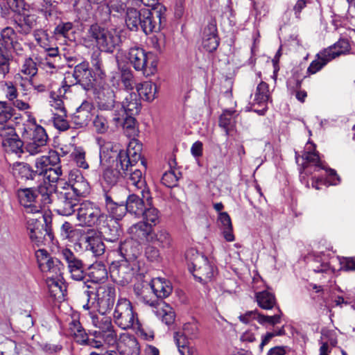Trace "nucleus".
Listing matches in <instances>:
<instances>
[{"label": "nucleus", "instance_id": "1", "mask_svg": "<svg viewBox=\"0 0 355 355\" xmlns=\"http://www.w3.org/2000/svg\"><path fill=\"white\" fill-rule=\"evenodd\" d=\"M113 318L115 324L122 329H135L146 340H152L154 333L145 332L141 323L137 318V314L134 311L132 303L126 298H119L116 302Z\"/></svg>", "mask_w": 355, "mask_h": 355}, {"label": "nucleus", "instance_id": "2", "mask_svg": "<svg viewBox=\"0 0 355 355\" xmlns=\"http://www.w3.org/2000/svg\"><path fill=\"white\" fill-rule=\"evenodd\" d=\"M185 257L189 270L195 279L202 284H207L214 279L217 274V268L207 257L193 248L187 250Z\"/></svg>", "mask_w": 355, "mask_h": 355}, {"label": "nucleus", "instance_id": "3", "mask_svg": "<svg viewBox=\"0 0 355 355\" xmlns=\"http://www.w3.org/2000/svg\"><path fill=\"white\" fill-rule=\"evenodd\" d=\"M126 58L136 71H142L146 77L155 74L157 71L156 56L150 52H146L141 47L130 48Z\"/></svg>", "mask_w": 355, "mask_h": 355}, {"label": "nucleus", "instance_id": "4", "mask_svg": "<svg viewBox=\"0 0 355 355\" xmlns=\"http://www.w3.org/2000/svg\"><path fill=\"white\" fill-rule=\"evenodd\" d=\"M84 294L89 300H96L98 311L107 313L112 309L114 304L116 292L111 286H100L98 289L91 284L84 282Z\"/></svg>", "mask_w": 355, "mask_h": 355}, {"label": "nucleus", "instance_id": "5", "mask_svg": "<svg viewBox=\"0 0 355 355\" xmlns=\"http://www.w3.org/2000/svg\"><path fill=\"white\" fill-rule=\"evenodd\" d=\"M88 36L96 43L101 51L113 53L121 42V37L116 31L92 24L88 30Z\"/></svg>", "mask_w": 355, "mask_h": 355}, {"label": "nucleus", "instance_id": "6", "mask_svg": "<svg viewBox=\"0 0 355 355\" xmlns=\"http://www.w3.org/2000/svg\"><path fill=\"white\" fill-rule=\"evenodd\" d=\"M141 28L146 35L159 31L166 22V8L161 3L141 9Z\"/></svg>", "mask_w": 355, "mask_h": 355}, {"label": "nucleus", "instance_id": "7", "mask_svg": "<svg viewBox=\"0 0 355 355\" xmlns=\"http://www.w3.org/2000/svg\"><path fill=\"white\" fill-rule=\"evenodd\" d=\"M29 122L31 125L24 135L26 139L25 149L30 155H34L42 151L47 143L48 136L45 129L37 125L35 119H31Z\"/></svg>", "mask_w": 355, "mask_h": 355}, {"label": "nucleus", "instance_id": "8", "mask_svg": "<svg viewBox=\"0 0 355 355\" xmlns=\"http://www.w3.org/2000/svg\"><path fill=\"white\" fill-rule=\"evenodd\" d=\"M0 137L6 151L15 153L24 152V144L17 135L11 119L0 121Z\"/></svg>", "mask_w": 355, "mask_h": 355}, {"label": "nucleus", "instance_id": "9", "mask_svg": "<svg viewBox=\"0 0 355 355\" xmlns=\"http://www.w3.org/2000/svg\"><path fill=\"white\" fill-rule=\"evenodd\" d=\"M119 171L121 176L129 186L141 190V196L144 198H146L148 202L151 200L150 191L146 187V180L141 170L137 168L135 165H124L120 166Z\"/></svg>", "mask_w": 355, "mask_h": 355}, {"label": "nucleus", "instance_id": "10", "mask_svg": "<svg viewBox=\"0 0 355 355\" xmlns=\"http://www.w3.org/2000/svg\"><path fill=\"white\" fill-rule=\"evenodd\" d=\"M105 216L98 205L89 200L80 203L77 209L76 218L81 226L93 227Z\"/></svg>", "mask_w": 355, "mask_h": 355}, {"label": "nucleus", "instance_id": "11", "mask_svg": "<svg viewBox=\"0 0 355 355\" xmlns=\"http://www.w3.org/2000/svg\"><path fill=\"white\" fill-rule=\"evenodd\" d=\"M57 199L55 202V211L61 216L72 215L80 205V198L73 192L63 188L62 191H56Z\"/></svg>", "mask_w": 355, "mask_h": 355}, {"label": "nucleus", "instance_id": "12", "mask_svg": "<svg viewBox=\"0 0 355 355\" xmlns=\"http://www.w3.org/2000/svg\"><path fill=\"white\" fill-rule=\"evenodd\" d=\"M303 159L306 161L305 163L303 164V170L301 171L302 175L300 176V181L302 182H304L306 187H309L308 182L306 181L305 177L302 175L303 173L304 175H308L311 173V164H312L315 169H323L325 170L327 175L329 178H331V181L333 184H336V182H340L339 177L338 176L335 170L331 168H327L324 166L321 161L320 160L319 155L316 153L311 152H306L303 156Z\"/></svg>", "mask_w": 355, "mask_h": 355}, {"label": "nucleus", "instance_id": "13", "mask_svg": "<svg viewBox=\"0 0 355 355\" xmlns=\"http://www.w3.org/2000/svg\"><path fill=\"white\" fill-rule=\"evenodd\" d=\"M141 101L135 92L128 93L121 103L119 110L114 111L113 121L118 123L125 115H137L140 112Z\"/></svg>", "mask_w": 355, "mask_h": 355}, {"label": "nucleus", "instance_id": "14", "mask_svg": "<svg viewBox=\"0 0 355 355\" xmlns=\"http://www.w3.org/2000/svg\"><path fill=\"white\" fill-rule=\"evenodd\" d=\"M35 257L39 268L42 272H45L49 276L59 277L60 275L63 264L58 259L51 257L44 249L37 250Z\"/></svg>", "mask_w": 355, "mask_h": 355}, {"label": "nucleus", "instance_id": "15", "mask_svg": "<svg viewBox=\"0 0 355 355\" xmlns=\"http://www.w3.org/2000/svg\"><path fill=\"white\" fill-rule=\"evenodd\" d=\"M44 224L41 220L30 218L27 220V230L31 241L37 245L43 243L44 241L52 240L53 235L46 220L42 218Z\"/></svg>", "mask_w": 355, "mask_h": 355}, {"label": "nucleus", "instance_id": "16", "mask_svg": "<svg viewBox=\"0 0 355 355\" xmlns=\"http://www.w3.org/2000/svg\"><path fill=\"white\" fill-rule=\"evenodd\" d=\"M62 259L66 261L69 272L70 273L71 279L75 281H83L85 282V278L86 272L84 269V264L80 259H78L74 253L68 248H64L61 251ZM88 284L89 282H86ZM86 289V288H84Z\"/></svg>", "mask_w": 355, "mask_h": 355}, {"label": "nucleus", "instance_id": "17", "mask_svg": "<svg viewBox=\"0 0 355 355\" xmlns=\"http://www.w3.org/2000/svg\"><path fill=\"white\" fill-rule=\"evenodd\" d=\"M117 342V334L112 325L103 330H95L89 333L88 346L94 348L114 346Z\"/></svg>", "mask_w": 355, "mask_h": 355}, {"label": "nucleus", "instance_id": "18", "mask_svg": "<svg viewBox=\"0 0 355 355\" xmlns=\"http://www.w3.org/2000/svg\"><path fill=\"white\" fill-rule=\"evenodd\" d=\"M142 144L137 140L130 141L126 150H120L117 154V162L120 166L135 165L141 158Z\"/></svg>", "mask_w": 355, "mask_h": 355}, {"label": "nucleus", "instance_id": "19", "mask_svg": "<svg viewBox=\"0 0 355 355\" xmlns=\"http://www.w3.org/2000/svg\"><path fill=\"white\" fill-rule=\"evenodd\" d=\"M220 38L218 35L216 21L211 19L205 26L202 35V46L209 53L214 52L218 47Z\"/></svg>", "mask_w": 355, "mask_h": 355}, {"label": "nucleus", "instance_id": "20", "mask_svg": "<svg viewBox=\"0 0 355 355\" xmlns=\"http://www.w3.org/2000/svg\"><path fill=\"white\" fill-rule=\"evenodd\" d=\"M17 196L19 203L26 208V212L32 214L40 212L41 205L36 201V189H19L17 191Z\"/></svg>", "mask_w": 355, "mask_h": 355}, {"label": "nucleus", "instance_id": "21", "mask_svg": "<svg viewBox=\"0 0 355 355\" xmlns=\"http://www.w3.org/2000/svg\"><path fill=\"white\" fill-rule=\"evenodd\" d=\"M65 189L73 192L79 198L89 193V186L83 175L78 171H76L70 173L69 183Z\"/></svg>", "mask_w": 355, "mask_h": 355}, {"label": "nucleus", "instance_id": "22", "mask_svg": "<svg viewBox=\"0 0 355 355\" xmlns=\"http://www.w3.org/2000/svg\"><path fill=\"white\" fill-rule=\"evenodd\" d=\"M96 101L101 110H112L115 107L116 96L114 92L108 85L102 86L96 90Z\"/></svg>", "mask_w": 355, "mask_h": 355}, {"label": "nucleus", "instance_id": "23", "mask_svg": "<svg viewBox=\"0 0 355 355\" xmlns=\"http://www.w3.org/2000/svg\"><path fill=\"white\" fill-rule=\"evenodd\" d=\"M73 72L79 85L85 90H90L93 88L94 78L87 62H82L77 64L74 67Z\"/></svg>", "mask_w": 355, "mask_h": 355}, {"label": "nucleus", "instance_id": "24", "mask_svg": "<svg viewBox=\"0 0 355 355\" xmlns=\"http://www.w3.org/2000/svg\"><path fill=\"white\" fill-rule=\"evenodd\" d=\"M93 105L91 103L84 101L71 116V122L75 128H80L88 125L92 119Z\"/></svg>", "mask_w": 355, "mask_h": 355}, {"label": "nucleus", "instance_id": "25", "mask_svg": "<svg viewBox=\"0 0 355 355\" xmlns=\"http://www.w3.org/2000/svg\"><path fill=\"white\" fill-rule=\"evenodd\" d=\"M60 162L59 154L55 150H50L47 156H42L35 160L34 170L36 177L43 176L50 167L57 166Z\"/></svg>", "mask_w": 355, "mask_h": 355}, {"label": "nucleus", "instance_id": "26", "mask_svg": "<svg viewBox=\"0 0 355 355\" xmlns=\"http://www.w3.org/2000/svg\"><path fill=\"white\" fill-rule=\"evenodd\" d=\"M103 198L105 208L112 218V219L115 221L122 219L128 212L125 203L114 201L110 192H105Z\"/></svg>", "mask_w": 355, "mask_h": 355}, {"label": "nucleus", "instance_id": "27", "mask_svg": "<svg viewBox=\"0 0 355 355\" xmlns=\"http://www.w3.org/2000/svg\"><path fill=\"white\" fill-rule=\"evenodd\" d=\"M80 245L85 251L92 252L95 257L103 254L105 250V244L101 239L97 236H83Z\"/></svg>", "mask_w": 355, "mask_h": 355}, {"label": "nucleus", "instance_id": "28", "mask_svg": "<svg viewBox=\"0 0 355 355\" xmlns=\"http://www.w3.org/2000/svg\"><path fill=\"white\" fill-rule=\"evenodd\" d=\"M118 251L123 259L121 261L133 265H135V261L139 254L138 245L132 241H126L122 243L119 242Z\"/></svg>", "mask_w": 355, "mask_h": 355}, {"label": "nucleus", "instance_id": "29", "mask_svg": "<svg viewBox=\"0 0 355 355\" xmlns=\"http://www.w3.org/2000/svg\"><path fill=\"white\" fill-rule=\"evenodd\" d=\"M133 266V264L121 261L119 266L112 270V277L121 284H128L135 273Z\"/></svg>", "mask_w": 355, "mask_h": 355}, {"label": "nucleus", "instance_id": "30", "mask_svg": "<svg viewBox=\"0 0 355 355\" xmlns=\"http://www.w3.org/2000/svg\"><path fill=\"white\" fill-rule=\"evenodd\" d=\"M269 98L270 94L268 85L265 82H261L257 87L252 105H258L263 106V107L261 110H255L254 112H257L260 115H263L267 110L266 105L268 101Z\"/></svg>", "mask_w": 355, "mask_h": 355}, {"label": "nucleus", "instance_id": "31", "mask_svg": "<svg viewBox=\"0 0 355 355\" xmlns=\"http://www.w3.org/2000/svg\"><path fill=\"white\" fill-rule=\"evenodd\" d=\"M150 288L157 298L167 297L173 291L170 282L164 278L157 277L152 279L150 283Z\"/></svg>", "mask_w": 355, "mask_h": 355}, {"label": "nucleus", "instance_id": "32", "mask_svg": "<svg viewBox=\"0 0 355 355\" xmlns=\"http://www.w3.org/2000/svg\"><path fill=\"white\" fill-rule=\"evenodd\" d=\"M68 334L72 336L75 340L80 344L88 345L89 335H88L80 322L77 320H72L69 323Z\"/></svg>", "mask_w": 355, "mask_h": 355}, {"label": "nucleus", "instance_id": "33", "mask_svg": "<svg viewBox=\"0 0 355 355\" xmlns=\"http://www.w3.org/2000/svg\"><path fill=\"white\" fill-rule=\"evenodd\" d=\"M128 232L135 239L149 242V239L153 232L152 225L146 222L140 221L132 225L128 230Z\"/></svg>", "mask_w": 355, "mask_h": 355}, {"label": "nucleus", "instance_id": "34", "mask_svg": "<svg viewBox=\"0 0 355 355\" xmlns=\"http://www.w3.org/2000/svg\"><path fill=\"white\" fill-rule=\"evenodd\" d=\"M144 200H146V198H141L135 194L129 195L125 201L127 211L137 217L141 216L146 209Z\"/></svg>", "mask_w": 355, "mask_h": 355}, {"label": "nucleus", "instance_id": "35", "mask_svg": "<svg viewBox=\"0 0 355 355\" xmlns=\"http://www.w3.org/2000/svg\"><path fill=\"white\" fill-rule=\"evenodd\" d=\"M37 24V16L32 14L24 15L23 19L15 21V28L21 35H28Z\"/></svg>", "mask_w": 355, "mask_h": 355}, {"label": "nucleus", "instance_id": "36", "mask_svg": "<svg viewBox=\"0 0 355 355\" xmlns=\"http://www.w3.org/2000/svg\"><path fill=\"white\" fill-rule=\"evenodd\" d=\"M102 234L106 241L118 242L121 234L118 223L112 219L107 220V224L102 229Z\"/></svg>", "mask_w": 355, "mask_h": 355}, {"label": "nucleus", "instance_id": "37", "mask_svg": "<svg viewBox=\"0 0 355 355\" xmlns=\"http://www.w3.org/2000/svg\"><path fill=\"white\" fill-rule=\"evenodd\" d=\"M89 277L92 283L105 282L107 278V271L105 265L101 262H95L89 268Z\"/></svg>", "mask_w": 355, "mask_h": 355}, {"label": "nucleus", "instance_id": "38", "mask_svg": "<svg viewBox=\"0 0 355 355\" xmlns=\"http://www.w3.org/2000/svg\"><path fill=\"white\" fill-rule=\"evenodd\" d=\"M141 10L128 8L125 13V24L132 31H137L141 25Z\"/></svg>", "mask_w": 355, "mask_h": 355}, {"label": "nucleus", "instance_id": "39", "mask_svg": "<svg viewBox=\"0 0 355 355\" xmlns=\"http://www.w3.org/2000/svg\"><path fill=\"white\" fill-rule=\"evenodd\" d=\"M119 149L117 144L112 142H104L100 147V160L101 162H110L112 159L115 158L117 162V154Z\"/></svg>", "mask_w": 355, "mask_h": 355}, {"label": "nucleus", "instance_id": "40", "mask_svg": "<svg viewBox=\"0 0 355 355\" xmlns=\"http://www.w3.org/2000/svg\"><path fill=\"white\" fill-rule=\"evenodd\" d=\"M350 44L347 39L341 38L333 45L324 50L328 51L331 60L341 55L347 54L350 51Z\"/></svg>", "mask_w": 355, "mask_h": 355}, {"label": "nucleus", "instance_id": "41", "mask_svg": "<svg viewBox=\"0 0 355 355\" xmlns=\"http://www.w3.org/2000/svg\"><path fill=\"white\" fill-rule=\"evenodd\" d=\"M13 175L25 180H33L37 178L32 167L24 162L15 163L12 167Z\"/></svg>", "mask_w": 355, "mask_h": 355}, {"label": "nucleus", "instance_id": "42", "mask_svg": "<svg viewBox=\"0 0 355 355\" xmlns=\"http://www.w3.org/2000/svg\"><path fill=\"white\" fill-rule=\"evenodd\" d=\"M155 314L160 318L164 324L168 326L173 324L175 322V314L171 306L164 303H160L157 310H153Z\"/></svg>", "mask_w": 355, "mask_h": 355}, {"label": "nucleus", "instance_id": "43", "mask_svg": "<svg viewBox=\"0 0 355 355\" xmlns=\"http://www.w3.org/2000/svg\"><path fill=\"white\" fill-rule=\"evenodd\" d=\"M55 187L49 183L41 184L36 189L37 198L40 196V205L46 206L53 202V192Z\"/></svg>", "mask_w": 355, "mask_h": 355}, {"label": "nucleus", "instance_id": "44", "mask_svg": "<svg viewBox=\"0 0 355 355\" xmlns=\"http://www.w3.org/2000/svg\"><path fill=\"white\" fill-rule=\"evenodd\" d=\"M218 222L225 240L228 242L234 240V236L232 231V225L231 218L227 212H220Z\"/></svg>", "mask_w": 355, "mask_h": 355}, {"label": "nucleus", "instance_id": "45", "mask_svg": "<svg viewBox=\"0 0 355 355\" xmlns=\"http://www.w3.org/2000/svg\"><path fill=\"white\" fill-rule=\"evenodd\" d=\"M138 96L147 101H152L155 98L157 85L151 81H146L137 86Z\"/></svg>", "mask_w": 355, "mask_h": 355}, {"label": "nucleus", "instance_id": "46", "mask_svg": "<svg viewBox=\"0 0 355 355\" xmlns=\"http://www.w3.org/2000/svg\"><path fill=\"white\" fill-rule=\"evenodd\" d=\"M106 313L98 312H89V318L91 323L98 330H103L105 328L111 327L112 322L111 318L105 315Z\"/></svg>", "mask_w": 355, "mask_h": 355}, {"label": "nucleus", "instance_id": "47", "mask_svg": "<svg viewBox=\"0 0 355 355\" xmlns=\"http://www.w3.org/2000/svg\"><path fill=\"white\" fill-rule=\"evenodd\" d=\"M328 51H321L316 55L317 58L313 60L307 69V72L310 74H314L322 69L331 60Z\"/></svg>", "mask_w": 355, "mask_h": 355}, {"label": "nucleus", "instance_id": "48", "mask_svg": "<svg viewBox=\"0 0 355 355\" xmlns=\"http://www.w3.org/2000/svg\"><path fill=\"white\" fill-rule=\"evenodd\" d=\"M171 237L167 230H159L153 233L149 239V243L157 245L160 248H169L171 245Z\"/></svg>", "mask_w": 355, "mask_h": 355}, {"label": "nucleus", "instance_id": "49", "mask_svg": "<svg viewBox=\"0 0 355 355\" xmlns=\"http://www.w3.org/2000/svg\"><path fill=\"white\" fill-rule=\"evenodd\" d=\"M256 300L263 309H272L276 305L275 295L267 291L257 293Z\"/></svg>", "mask_w": 355, "mask_h": 355}, {"label": "nucleus", "instance_id": "50", "mask_svg": "<svg viewBox=\"0 0 355 355\" xmlns=\"http://www.w3.org/2000/svg\"><path fill=\"white\" fill-rule=\"evenodd\" d=\"M134 116L135 115H125V116L121 119V121L118 123H115L116 125L122 123L124 133L130 138L135 137L137 133L136 119Z\"/></svg>", "mask_w": 355, "mask_h": 355}, {"label": "nucleus", "instance_id": "51", "mask_svg": "<svg viewBox=\"0 0 355 355\" xmlns=\"http://www.w3.org/2000/svg\"><path fill=\"white\" fill-rule=\"evenodd\" d=\"M58 277L49 276L47 279V284L49 291L55 298L64 297V293L66 291L65 286L58 279Z\"/></svg>", "mask_w": 355, "mask_h": 355}, {"label": "nucleus", "instance_id": "52", "mask_svg": "<svg viewBox=\"0 0 355 355\" xmlns=\"http://www.w3.org/2000/svg\"><path fill=\"white\" fill-rule=\"evenodd\" d=\"M50 105L60 113H66L67 110L64 104L66 98L62 90L58 89V92H51L50 94Z\"/></svg>", "mask_w": 355, "mask_h": 355}, {"label": "nucleus", "instance_id": "53", "mask_svg": "<svg viewBox=\"0 0 355 355\" xmlns=\"http://www.w3.org/2000/svg\"><path fill=\"white\" fill-rule=\"evenodd\" d=\"M174 341L181 355H191L187 338L183 332L177 331L173 335Z\"/></svg>", "mask_w": 355, "mask_h": 355}, {"label": "nucleus", "instance_id": "54", "mask_svg": "<svg viewBox=\"0 0 355 355\" xmlns=\"http://www.w3.org/2000/svg\"><path fill=\"white\" fill-rule=\"evenodd\" d=\"M122 344L127 349L125 352L130 355H138L139 353V345L137 338L132 336H126L123 338Z\"/></svg>", "mask_w": 355, "mask_h": 355}, {"label": "nucleus", "instance_id": "55", "mask_svg": "<svg viewBox=\"0 0 355 355\" xmlns=\"http://www.w3.org/2000/svg\"><path fill=\"white\" fill-rule=\"evenodd\" d=\"M73 28V24L71 21H60L54 28L53 34L57 37L68 38L69 33Z\"/></svg>", "mask_w": 355, "mask_h": 355}, {"label": "nucleus", "instance_id": "56", "mask_svg": "<svg viewBox=\"0 0 355 355\" xmlns=\"http://www.w3.org/2000/svg\"><path fill=\"white\" fill-rule=\"evenodd\" d=\"M234 113V112L227 110L219 118V125L225 130L227 136L229 135V130L234 125V120L232 116Z\"/></svg>", "mask_w": 355, "mask_h": 355}, {"label": "nucleus", "instance_id": "57", "mask_svg": "<svg viewBox=\"0 0 355 355\" xmlns=\"http://www.w3.org/2000/svg\"><path fill=\"white\" fill-rule=\"evenodd\" d=\"M141 216L144 217V222L152 225V227L159 223V211L155 207L146 208Z\"/></svg>", "mask_w": 355, "mask_h": 355}, {"label": "nucleus", "instance_id": "58", "mask_svg": "<svg viewBox=\"0 0 355 355\" xmlns=\"http://www.w3.org/2000/svg\"><path fill=\"white\" fill-rule=\"evenodd\" d=\"M94 128L98 134H105L109 130L107 119L103 114H97L93 121Z\"/></svg>", "mask_w": 355, "mask_h": 355}, {"label": "nucleus", "instance_id": "59", "mask_svg": "<svg viewBox=\"0 0 355 355\" xmlns=\"http://www.w3.org/2000/svg\"><path fill=\"white\" fill-rule=\"evenodd\" d=\"M66 113H55L53 114V122L55 128L60 131H65L69 129V124L66 119Z\"/></svg>", "mask_w": 355, "mask_h": 355}, {"label": "nucleus", "instance_id": "60", "mask_svg": "<svg viewBox=\"0 0 355 355\" xmlns=\"http://www.w3.org/2000/svg\"><path fill=\"white\" fill-rule=\"evenodd\" d=\"M116 170L107 168L104 171L103 178L109 185H114L118 182L121 173L119 171L120 164L116 162Z\"/></svg>", "mask_w": 355, "mask_h": 355}, {"label": "nucleus", "instance_id": "61", "mask_svg": "<svg viewBox=\"0 0 355 355\" xmlns=\"http://www.w3.org/2000/svg\"><path fill=\"white\" fill-rule=\"evenodd\" d=\"M121 81L127 91L132 90L134 88V76L131 70L123 69L121 73Z\"/></svg>", "mask_w": 355, "mask_h": 355}, {"label": "nucleus", "instance_id": "62", "mask_svg": "<svg viewBox=\"0 0 355 355\" xmlns=\"http://www.w3.org/2000/svg\"><path fill=\"white\" fill-rule=\"evenodd\" d=\"M62 174V169L59 164L53 167H50V168L46 171V173L44 174L42 178L44 180H47L50 184V182H56L58 181Z\"/></svg>", "mask_w": 355, "mask_h": 355}, {"label": "nucleus", "instance_id": "63", "mask_svg": "<svg viewBox=\"0 0 355 355\" xmlns=\"http://www.w3.org/2000/svg\"><path fill=\"white\" fill-rule=\"evenodd\" d=\"M21 71L31 77L34 76L37 73L36 62L31 58H26L21 66Z\"/></svg>", "mask_w": 355, "mask_h": 355}, {"label": "nucleus", "instance_id": "64", "mask_svg": "<svg viewBox=\"0 0 355 355\" xmlns=\"http://www.w3.org/2000/svg\"><path fill=\"white\" fill-rule=\"evenodd\" d=\"M71 157L78 167L84 169L88 168L89 165L85 160V152L83 148H76L71 153Z\"/></svg>", "mask_w": 355, "mask_h": 355}]
</instances>
